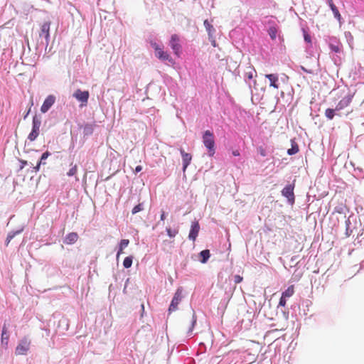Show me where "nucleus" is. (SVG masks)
Returning <instances> with one entry per match:
<instances>
[{
    "instance_id": "f257e3e1",
    "label": "nucleus",
    "mask_w": 364,
    "mask_h": 364,
    "mask_svg": "<svg viewBox=\"0 0 364 364\" xmlns=\"http://www.w3.org/2000/svg\"><path fill=\"white\" fill-rule=\"evenodd\" d=\"M203 143L206 147L210 156H213L215 154V139L214 135L210 130H206L203 134Z\"/></svg>"
},
{
    "instance_id": "f03ea898",
    "label": "nucleus",
    "mask_w": 364,
    "mask_h": 364,
    "mask_svg": "<svg viewBox=\"0 0 364 364\" xmlns=\"http://www.w3.org/2000/svg\"><path fill=\"white\" fill-rule=\"evenodd\" d=\"M31 340L28 336H24L18 343L15 353L17 355H26L30 349Z\"/></svg>"
},
{
    "instance_id": "7ed1b4c3",
    "label": "nucleus",
    "mask_w": 364,
    "mask_h": 364,
    "mask_svg": "<svg viewBox=\"0 0 364 364\" xmlns=\"http://www.w3.org/2000/svg\"><path fill=\"white\" fill-rule=\"evenodd\" d=\"M41 124V121L39 117L37 116H34L33 117V122H32V131L29 134L28 139L33 141H34L38 136L39 132H40V127Z\"/></svg>"
},
{
    "instance_id": "20e7f679",
    "label": "nucleus",
    "mask_w": 364,
    "mask_h": 364,
    "mask_svg": "<svg viewBox=\"0 0 364 364\" xmlns=\"http://www.w3.org/2000/svg\"><path fill=\"white\" fill-rule=\"evenodd\" d=\"M353 97H354V94L348 92L338 102V104L336 105V106L335 107L336 110H337V112H340L341 110L350 106V103L353 101Z\"/></svg>"
},
{
    "instance_id": "39448f33",
    "label": "nucleus",
    "mask_w": 364,
    "mask_h": 364,
    "mask_svg": "<svg viewBox=\"0 0 364 364\" xmlns=\"http://www.w3.org/2000/svg\"><path fill=\"white\" fill-rule=\"evenodd\" d=\"M183 298L182 289H178L173 296L171 303L168 308L169 313L176 311L178 309V306L181 301Z\"/></svg>"
},
{
    "instance_id": "423d86ee",
    "label": "nucleus",
    "mask_w": 364,
    "mask_h": 364,
    "mask_svg": "<svg viewBox=\"0 0 364 364\" xmlns=\"http://www.w3.org/2000/svg\"><path fill=\"white\" fill-rule=\"evenodd\" d=\"M50 25V22H45L41 26V33H40V38H41V44L48 45L49 43L48 38H49Z\"/></svg>"
},
{
    "instance_id": "0eeeda50",
    "label": "nucleus",
    "mask_w": 364,
    "mask_h": 364,
    "mask_svg": "<svg viewBox=\"0 0 364 364\" xmlns=\"http://www.w3.org/2000/svg\"><path fill=\"white\" fill-rule=\"evenodd\" d=\"M55 102V97L53 95H48L44 100L41 107V112L42 113L47 112L49 110V109L54 105Z\"/></svg>"
},
{
    "instance_id": "6e6552de",
    "label": "nucleus",
    "mask_w": 364,
    "mask_h": 364,
    "mask_svg": "<svg viewBox=\"0 0 364 364\" xmlns=\"http://www.w3.org/2000/svg\"><path fill=\"white\" fill-rule=\"evenodd\" d=\"M282 194L286 197L289 202L294 203V186L288 185L285 186L282 191Z\"/></svg>"
},
{
    "instance_id": "1a4fd4ad",
    "label": "nucleus",
    "mask_w": 364,
    "mask_h": 364,
    "mask_svg": "<svg viewBox=\"0 0 364 364\" xmlns=\"http://www.w3.org/2000/svg\"><path fill=\"white\" fill-rule=\"evenodd\" d=\"M200 230V225L198 221H194L191 224L188 238L193 242L196 240Z\"/></svg>"
},
{
    "instance_id": "9d476101",
    "label": "nucleus",
    "mask_w": 364,
    "mask_h": 364,
    "mask_svg": "<svg viewBox=\"0 0 364 364\" xmlns=\"http://www.w3.org/2000/svg\"><path fill=\"white\" fill-rule=\"evenodd\" d=\"M180 152L183 161V171L185 172L192 160V156L190 154L185 152L182 149L180 150Z\"/></svg>"
},
{
    "instance_id": "9b49d317",
    "label": "nucleus",
    "mask_w": 364,
    "mask_h": 364,
    "mask_svg": "<svg viewBox=\"0 0 364 364\" xmlns=\"http://www.w3.org/2000/svg\"><path fill=\"white\" fill-rule=\"evenodd\" d=\"M74 97L82 102H87L89 98L88 91H82L80 89L77 90L73 94Z\"/></svg>"
},
{
    "instance_id": "f8f14e48",
    "label": "nucleus",
    "mask_w": 364,
    "mask_h": 364,
    "mask_svg": "<svg viewBox=\"0 0 364 364\" xmlns=\"http://www.w3.org/2000/svg\"><path fill=\"white\" fill-rule=\"evenodd\" d=\"M203 23L208 33L209 38L211 39V43L213 46H215V40L213 39V34L215 31L213 26L208 20H205Z\"/></svg>"
},
{
    "instance_id": "ddd939ff",
    "label": "nucleus",
    "mask_w": 364,
    "mask_h": 364,
    "mask_svg": "<svg viewBox=\"0 0 364 364\" xmlns=\"http://www.w3.org/2000/svg\"><path fill=\"white\" fill-rule=\"evenodd\" d=\"M78 240V235L76 232L68 233L64 239V243L67 245H72L77 242Z\"/></svg>"
},
{
    "instance_id": "4468645a",
    "label": "nucleus",
    "mask_w": 364,
    "mask_h": 364,
    "mask_svg": "<svg viewBox=\"0 0 364 364\" xmlns=\"http://www.w3.org/2000/svg\"><path fill=\"white\" fill-rule=\"evenodd\" d=\"M265 77L269 80V85L271 87H273L274 88L278 89L279 85L277 83L278 82V76L275 74H267L265 75Z\"/></svg>"
},
{
    "instance_id": "2eb2a0df",
    "label": "nucleus",
    "mask_w": 364,
    "mask_h": 364,
    "mask_svg": "<svg viewBox=\"0 0 364 364\" xmlns=\"http://www.w3.org/2000/svg\"><path fill=\"white\" fill-rule=\"evenodd\" d=\"M50 155V153L48 151H46V152H44L42 154L40 161H38L37 165L34 167V169L36 171H38L39 170L41 164H45V163L43 162V161L46 160Z\"/></svg>"
},
{
    "instance_id": "dca6fc26",
    "label": "nucleus",
    "mask_w": 364,
    "mask_h": 364,
    "mask_svg": "<svg viewBox=\"0 0 364 364\" xmlns=\"http://www.w3.org/2000/svg\"><path fill=\"white\" fill-rule=\"evenodd\" d=\"M336 112H337V110H336V108L335 109L328 108L325 110V116L328 119L331 120L333 119V117L336 114Z\"/></svg>"
},
{
    "instance_id": "f3484780",
    "label": "nucleus",
    "mask_w": 364,
    "mask_h": 364,
    "mask_svg": "<svg viewBox=\"0 0 364 364\" xmlns=\"http://www.w3.org/2000/svg\"><path fill=\"white\" fill-rule=\"evenodd\" d=\"M294 294V286L290 285L283 293L282 296L285 298H289Z\"/></svg>"
},
{
    "instance_id": "a211bd4d",
    "label": "nucleus",
    "mask_w": 364,
    "mask_h": 364,
    "mask_svg": "<svg viewBox=\"0 0 364 364\" xmlns=\"http://www.w3.org/2000/svg\"><path fill=\"white\" fill-rule=\"evenodd\" d=\"M9 340V335L7 334V328L6 325L4 324L2 328V333H1V343H5L6 345L8 343Z\"/></svg>"
},
{
    "instance_id": "6ab92c4d",
    "label": "nucleus",
    "mask_w": 364,
    "mask_h": 364,
    "mask_svg": "<svg viewBox=\"0 0 364 364\" xmlns=\"http://www.w3.org/2000/svg\"><path fill=\"white\" fill-rule=\"evenodd\" d=\"M200 255L202 257L201 262L205 263L210 256V251L208 250H204L200 252Z\"/></svg>"
},
{
    "instance_id": "aec40b11",
    "label": "nucleus",
    "mask_w": 364,
    "mask_h": 364,
    "mask_svg": "<svg viewBox=\"0 0 364 364\" xmlns=\"http://www.w3.org/2000/svg\"><path fill=\"white\" fill-rule=\"evenodd\" d=\"M278 32V28L277 26H271L268 29V33L272 39H275L277 38Z\"/></svg>"
},
{
    "instance_id": "412c9836",
    "label": "nucleus",
    "mask_w": 364,
    "mask_h": 364,
    "mask_svg": "<svg viewBox=\"0 0 364 364\" xmlns=\"http://www.w3.org/2000/svg\"><path fill=\"white\" fill-rule=\"evenodd\" d=\"M299 151V149L298 144L293 141L292 144H291V148L287 150V154L289 155H294V154L298 153Z\"/></svg>"
},
{
    "instance_id": "4be33fe9",
    "label": "nucleus",
    "mask_w": 364,
    "mask_h": 364,
    "mask_svg": "<svg viewBox=\"0 0 364 364\" xmlns=\"http://www.w3.org/2000/svg\"><path fill=\"white\" fill-rule=\"evenodd\" d=\"M256 76V71L254 68H248L245 72V77L249 80H252Z\"/></svg>"
},
{
    "instance_id": "5701e85b",
    "label": "nucleus",
    "mask_w": 364,
    "mask_h": 364,
    "mask_svg": "<svg viewBox=\"0 0 364 364\" xmlns=\"http://www.w3.org/2000/svg\"><path fill=\"white\" fill-rule=\"evenodd\" d=\"M132 259H133V257L132 256L125 257V259H124V262H123V266L125 268H129L132 264Z\"/></svg>"
},
{
    "instance_id": "b1692460",
    "label": "nucleus",
    "mask_w": 364,
    "mask_h": 364,
    "mask_svg": "<svg viewBox=\"0 0 364 364\" xmlns=\"http://www.w3.org/2000/svg\"><path fill=\"white\" fill-rule=\"evenodd\" d=\"M166 232L170 237H174L178 234V230L177 228L171 229V228H167Z\"/></svg>"
},
{
    "instance_id": "393cba45",
    "label": "nucleus",
    "mask_w": 364,
    "mask_h": 364,
    "mask_svg": "<svg viewBox=\"0 0 364 364\" xmlns=\"http://www.w3.org/2000/svg\"><path fill=\"white\" fill-rule=\"evenodd\" d=\"M77 172V165H74L70 170L67 173V175L68 176H73L74 175H75Z\"/></svg>"
},
{
    "instance_id": "a878e982",
    "label": "nucleus",
    "mask_w": 364,
    "mask_h": 364,
    "mask_svg": "<svg viewBox=\"0 0 364 364\" xmlns=\"http://www.w3.org/2000/svg\"><path fill=\"white\" fill-rule=\"evenodd\" d=\"M143 210V205H142V204H141V203H139V204H138V205H135V206L133 208V209H132V214H136V213H137L140 212V211H141V210Z\"/></svg>"
},
{
    "instance_id": "bb28decb",
    "label": "nucleus",
    "mask_w": 364,
    "mask_h": 364,
    "mask_svg": "<svg viewBox=\"0 0 364 364\" xmlns=\"http://www.w3.org/2000/svg\"><path fill=\"white\" fill-rule=\"evenodd\" d=\"M19 232L17 231L16 232H13V233H9L6 237V245L8 246L9 242H11V240L14 237V236L18 233Z\"/></svg>"
},
{
    "instance_id": "cd10ccee",
    "label": "nucleus",
    "mask_w": 364,
    "mask_h": 364,
    "mask_svg": "<svg viewBox=\"0 0 364 364\" xmlns=\"http://www.w3.org/2000/svg\"><path fill=\"white\" fill-rule=\"evenodd\" d=\"M129 244V240H127V239H123L120 241V243H119V247L120 248H122V249H124L125 247H127Z\"/></svg>"
},
{
    "instance_id": "c85d7f7f",
    "label": "nucleus",
    "mask_w": 364,
    "mask_h": 364,
    "mask_svg": "<svg viewBox=\"0 0 364 364\" xmlns=\"http://www.w3.org/2000/svg\"><path fill=\"white\" fill-rule=\"evenodd\" d=\"M93 128L92 125L87 124L84 128V132L86 134H90L92 133Z\"/></svg>"
},
{
    "instance_id": "c756f323",
    "label": "nucleus",
    "mask_w": 364,
    "mask_h": 364,
    "mask_svg": "<svg viewBox=\"0 0 364 364\" xmlns=\"http://www.w3.org/2000/svg\"><path fill=\"white\" fill-rule=\"evenodd\" d=\"M179 41V38L177 35H173L171 36V46H177V43Z\"/></svg>"
},
{
    "instance_id": "7c9ffc66",
    "label": "nucleus",
    "mask_w": 364,
    "mask_h": 364,
    "mask_svg": "<svg viewBox=\"0 0 364 364\" xmlns=\"http://www.w3.org/2000/svg\"><path fill=\"white\" fill-rule=\"evenodd\" d=\"M332 11L333 13L335 18L336 19H338V21H340L341 18V16L340 14L338 9L336 8V9H333Z\"/></svg>"
},
{
    "instance_id": "2f4dec72",
    "label": "nucleus",
    "mask_w": 364,
    "mask_h": 364,
    "mask_svg": "<svg viewBox=\"0 0 364 364\" xmlns=\"http://www.w3.org/2000/svg\"><path fill=\"white\" fill-rule=\"evenodd\" d=\"M304 41L306 43H311V36L308 33L304 31Z\"/></svg>"
},
{
    "instance_id": "473e14b6",
    "label": "nucleus",
    "mask_w": 364,
    "mask_h": 364,
    "mask_svg": "<svg viewBox=\"0 0 364 364\" xmlns=\"http://www.w3.org/2000/svg\"><path fill=\"white\" fill-rule=\"evenodd\" d=\"M257 151L259 152V154L262 156H267L266 150H265L262 146H259V147L257 148Z\"/></svg>"
},
{
    "instance_id": "72a5a7b5",
    "label": "nucleus",
    "mask_w": 364,
    "mask_h": 364,
    "mask_svg": "<svg viewBox=\"0 0 364 364\" xmlns=\"http://www.w3.org/2000/svg\"><path fill=\"white\" fill-rule=\"evenodd\" d=\"M287 304V298L284 297L282 295L279 299V305L281 306H285Z\"/></svg>"
},
{
    "instance_id": "f704fd0d",
    "label": "nucleus",
    "mask_w": 364,
    "mask_h": 364,
    "mask_svg": "<svg viewBox=\"0 0 364 364\" xmlns=\"http://www.w3.org/2000/svg\"><path fill=\"white\" fill-rule=\"evenodd\" d=\"M234 278H235V282L236 284H239V283H240L242 281V277L241 276H240V275H235L234 277Z\"/></svg>"
},
{
    "instance_id": "c9c22d12",
    "label": "nucleus",
    "mask_w": 364,
    "mask_h": 364,
    "mask_svg": "<svg viewBox=\"0 0 364 364\" xmlns=\"http://www.w3.org/2000/svg\"><path fill=\"white\" fill-rule=\"evenodd\" d=\"M160 57H161V60H168V55H167L166 53H165L164 52H161Z\"/></svg>"
},
{
    "instance_id": "e433bc0d",
    "label": "nucleus",
    "mask_w": 364,
    "mask_h": 364,
    "mask_svg": "<svg viewBox=\"0 0 364 364\" xmlns=\"http://www.w3.org/2000/svg\"><path fill=\"white\" fill-rule=\"evenodd\" d=\"M20 162L21 164V166H20V170H22L24 168V166L27 164V161H23V160H21Z\"/></svg>"
},
{
    "instance_id": "4c0bfd02",
    "label": "nucleus",
    "mask_w": 364,
    "mask_h": 364,
    "mask_svg": "<svg viewBox=\"0 0 364 364\" xmlns=\"http://www.w3.org/2000/svg\"><path fill=\"white\" fill-rule=\"evenodd\" d=\"M196 322V316L195 315V313L193 312V321H192V327H193V326L195 325Z\"/></svg>"
},
{
    "instance_id": "58836bf2",
    "label": "nucleus",
    "mask_w": 364,
    "mask_h": 364,
    "mask_svg": "<svg viewBox=\"0 0 364 364\" xmlns=\"http://www.w3.org/2000/svg\"><path fill=\"white\" fill-rule=\"evenodd\" d=\"M123 250L124 249L119 247V250L117 254V258H118L119 255L123 253Z\"/></svg>"
},
{
    "instance_id": "ea45409f",
    "label": "nucleus",
    "mask_w": 364,
    "mask_h": 364,
    "mask_svg": "<svg viewBox=\"0 0 364 364\" xmlns=\"http://www.w3.org/2000/svg\"><path fill=\"white\" fill-rule=\"evenodd\" d=\"M240 151L238 150H234L232 151V155L235 156H240Z\"/></svg>"
},
{
    "instance_id": "a19ab883",
    "label": "nucleus",
    "mask_w": 364,
    "mask_h": 364,
    "mask_svg": "<svg viewBox=\"0 0 364 364\" xmlns=\"http://www.w3.org/2000/svg\"><path fill=\"white\" fill-rule=\"evenodd\" d=\"M301 68L306 73H311V71L310 70H308L306 68H305L304 67L301 66Z\"/></svg>"
},
{
    "instance_id": "79ce46f5",
    "label": "nucleus",
    "mask_w": 364,
    "mask_h": 364,
    "mask_svg": "<svg viewBox=\"0 0 364 364\" xmlns=\"http://www.w3.org/2000/svg\"><path fill=\"white\" fill-rule=\"evenodd\" d=\"M141 166H137L136 167V168H135V171L136 172H139V171H141Z\"/></svg>"
},
{
    "instance_id": "37998d69",
    "label": "nucleus",
    "mask_w": 364,
    "mask_h": 364,
    "mask_svg": "<svg viewBox=\"0 0 364 364\" xmlns=\"http://www.w3.org/2000/svg\"><path fill=\"white\" fill-rule=\"evenodd\" d=\"M329 6H330V8H331V11H332L333 9H336V8H337V7L335 6L334 3H333L332 4H330V5H329Z\"/></svg>"
},
{
    "instance_id": "c03bdc74",
    "label": "nucleus",
    "mask_w": 364,
    "mask_h": 364,
    "mask_svg": "<svg viewBox=\"0 0 364 364\" xmlns=\"http://www.w3.org/2000/svg\"><path fill=\"white\" fill-rule=\"evenodd\" d=\"M332 48H333V50L336 53L339 52V47L336 46V47H332Z\"/></svg>"
},
{
    "instance_id": "a18cd8bd",
    "label": "nucleus",
    "mask_w": 364,
    "mask_h": 364,
    "mask_svg": "<svg viewBox=\"0 0 364 364\" xmlns=\"http://www.w3.org/2000/svg\"><path fill=\"white\" fill-rule=\"evenodd\" d=\"M326 1H327V3H328V6H329L330 4H332L333 3V0H326Z\"/></svg>"
},
{
    "instance_id": "49530a36",
    "label": "nucleus",
    "mask_w": 364,
    "mask_h": 364,
    "mask_svg": "<svg viewBox=\"0 0 364 364\" xmlns=\"http://www.w3.org/2000/svg\"><path fill=\"white\" fill-rule=\"evenodd\" d=\"M164 219V215L161 214V220H163Z\"/></svg>"
}]
</instances>
